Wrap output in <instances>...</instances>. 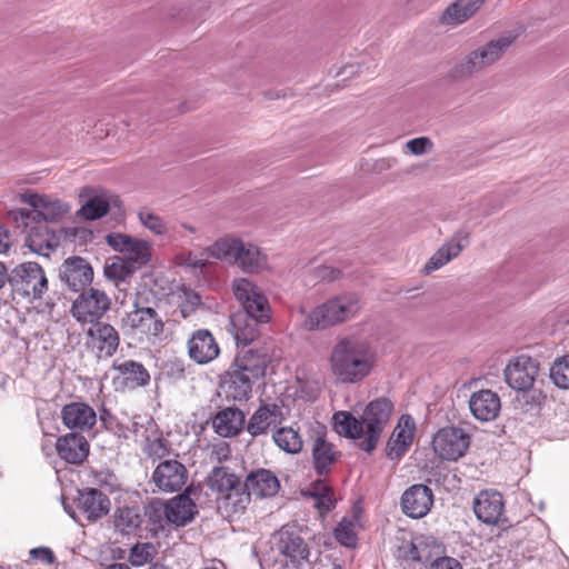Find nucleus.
<instances>
[{
  "mask_svg": "<svg viewBox=\"0 0 569 569\" xmlns=\"http://www.w3.org/2000/svg\"><path fill=\"white\" fill-rule=\"evenodd\" d=\"M87 347L98 359L111 358L119 345L118 331L109 323L96 322L87 331Z\"/></svg>",
  "mask_w": 569,
  "mask_h": 569,
  "instance_id": "obj_12",
  "label": "nucleus"
},
{
  "mask_svg": "<svg viewBox=\"0 0 569 569\" xmlns=\"http://www.w3.org/2000/svg\"><path fill=\"white\" fill-rule=\"evenodd\" d=\"M376 351L365 339L355 336L339 338L329 353V371L338 383L355 385L372 372Z\"/></svg>",
  "mask_w": 569,
  "mask_h": 569,
  "instance_id": "obj_3",
  "label": "nucleus"
},
{
  "mask_svg": "<svg viewBox=\"0 0 569 569\" xmlns=\"http://www.w3.org/2000/svg\"><path fill=\"white\" fill-rule=\"evenodd\" d=\"M112 415L110 413L109 410H107L106 408H102L100 410V413H99V419H100V422L106 427L108 428L111 423V420H112Z\"/></svg>",
  "mask_w": 569,
  "mask_h": 569,
  "instance_id": "obj_63",
  "label": "nucleus"
},
{
  "mask_svg": "<svg viewBox=\"0 0 569 569\" xmlns=\"http://www.w3.org/2000/svg\"><path fill=\"white\" fill-rule=\"evenodd\" d=\"M219 351L216 339L207 329L196 330L188 340V355L199 365L211 362L218 357Z\"/></svg>",
  "mask_w": 569,
  "mask_h": 569,
  "instance_id": "obj_23",
  "label": "nucleus"
},
{
  "mask_svg": "<svg viewBox=\"0 0 569 569\" xmlns=\"http://www.w3.org/2000/svg\"><path fill=\"white\" fill-rule=\"evenodd\" d=\"M121 322L124 330L140 337H159L164 330V322L157 310L128 311Z\"/></svg>",
  "mask_w": 569,
  "mask_h": 569,
  "instance_id": "obj_14",
  "label": "nucleus"
},
{
  "mask_svg": "<svg viewBox=\"0 0 569 569\" xmlns=\"http://www.w3.org/2000/svg\"><path fill=\"white\" fill-rule=\"evenodd\" d=\"M201 303V298L197 292L184 291V300L180 305V312L183 318L189 317Z\"/></svg>",
  "mask_w": 569,
  "mask_h": 569,
  "instance_id": "obj_52",
  "label": "nucleus"
},
{
  "mask_svg": "<svg viewBox=\"0 0 569 569\" xmlns=\"http://www.w3.org/2000/svg\"><path fill=\"white\" fill-rule=\"evenodd\" d=\"M513 41L515 37L507 34L477 47L451 67L449 77L456 81L465 80L489 69L503 58Z\"/></svg>",
  "mask_w": 569,
  "mask_h": 569,
  "instance_id": "obj_5",
  "label": "nucleus"
},
{
  "mask_svg": "<svg viewBox=\"0 0 569 569\" xmlns=\"http://www.w3.org/2000/svg\"><path fill=\"white\" fill-rule=\"evenodd\" d=\"M234 264L243 272L258 273L267 267V257L256 244L243 242V250H240Z\"/></svg>",
  "mask_w": 569,
  "mask_h": 569,
  "instance_id": "obj_37",
  "label": "nucleus"
},
{
  "mask_svg": "<svg viewBox=\"0 0 569 569\" xmlns=\"http://www.w3.org/2000/svg\"><path fill=\"white\" fill-rule=\"evenodd\" d=\"M30 557L46 563H52L54 560L53 552L46 547L33 548L30 550Z\"/></svg>",
  "mask_w": 569,
  "mask_h": 569,
  "instance_id": "obj_56",
  "label": "nucleus"
},
{
  "mask_svg": "<svg viewBox=\"0 0 569 569\" xmlns=\"http://www.w3.org/2000/svg\"><path fill=\"white\" fill-rule=\"evenodd\" d=\"M157 296L156 292L143 286L137 290L132 300L133 309L131 311H147L156 310L157 307Z\"/></svg>",
  "mask_w": 569,
  "mask_h": 569,
  "instance_id": "obj_46",
  "label": "nucleus"
},
{
  "mask_svg": "<svg viewBox=\"0 0 569 569\" xmlns=\"http://www.w3.org/2000/svg\"><path fill=\"white\" fill-rule=\"evenodd\" d=\"M539 373V362L526 355L509 359L503 370L505 381L516 391L530 390Z\"/></svg>",
  "mask_w": 569,
  "mask_h": 569,
  "instance_id": "obj_10",
  "label": "nucleus"
},
{
  "mask_svg": "<svg viewBox=\"0 0 569 569\" xmlns=\"http://www.w3.org/2000/svg\"><path fill=\"white\" fill-rule=\"evenodd\" d=\"M393 408L389 398L379 397L366 406L359 419L350 412L338 411L333 415L335 430L341 436L358 440L361 450L371 452L389 425Z\"/></svg>",
  "mask_w": 569,
  "mask_h": 569,
  "instance_id": "obj_1",
  "label": "nucleus"
},
{
  "mask_svg": "<svg viewBox=\"0 0 569 569\" xmlns=\"http://www.w3.org/2000/svg\"><path fill=\"white\" fill-rule=\"evenodd\" d=\"M9 286L14 297L34 301L41 300L47 293L49 280L44 269L39 263L27 261L11 269Z\"/></svg>",
  "mask_w": 569,
  "mask_h": 569,
  "instance_id": "obj_6",
  "label": "nucleus"
},
{
  "mask_svg": "<svg viewBox=\"0 0 569 569\" xmlns=\"http://www.w3.org/2000/svg\"><path fill=\"white\" fill-rule=\"evenodd\" d=\"M406 148L413 156H422L429 153L433 149V142L428 137H418L406 142Z\"/></svg>",
  "mask_w": 569,
  "mask_h": 569,
  "instance_id": "obj_51",
  "label": "nucleus"
},
{
  "mask_svg": "<svg viewBox=\"0 0 569 569\" xmlns=\"http://www.w3.org/2000/svg\"><path fill=\"white\" fill-rule=\"evenodd\" d=\"M113 369L119 372L122 386L128 389L146 386L150 380V375L143 365L133 360L114 362Z\"/></svg>",
  "mask_w": 569,
  "mask_h": 569,
  "instance_id": "obj_31",
  "label": "nucleus"
},
{
  "mask_svg": "<svg viewBox=\"0 0 569 569\" xmlns=\"http://www.w3.org/2000/svg\"><path fill=\"white\" fill-rule=\"evenodd\" d=\"M241 483L243 482L240 478L226 467L213 468L208 477V485L212 491L218 493V497L232 491L236 487L240 488Z\"/></svg>",
  "mask_w": 569,
  "mask_h": 569,
  "instance_id": "obj_39",
  "label": "nucleus"
},
{
  "mask_svg": "<svg viewBox=\"0 0 569 569\" xmlns=\"http://www.w3.org/2000/svg\"><path fill=\"white\" fill-rule=\"evenodd\" d=\"M398 163V159L395 157L381 158L375 161L373 170L377 172L387 171L393 168Z\"/></svg>",
  "mask_w": 569,
  "mask_h": 569,
  "instance_id": "obj_57",
  "label": "nucleus"
},
{
  "mask_svg": "<svg viewBox=\"0 0 569 569\" xmlns=\"http://www.w3.org/2000/svg\"><path fill=\"white\" fill-rule=\"evenodd\" d=\"M433 506L432 490L422 483L410 486L401 496V509L408 517H425Z\"/></svg>",
  "mask_w": 569,
  "mask_h": 569,
  "instance_id": "obj_19",
  "label": "nucleus"
},
{
  "mask_svg": "<svg viewBox=\"0 0 569 569\" xmlns=\"http://www.w3.org/2000/svg\"><path fill=\"white\" fill-rule=\"evenodd\" d=\"M273 442L282 451L296 455L302 450L303 441L300 433L292 427H281L272 435Z\"/></svg>",
  "mask_w": 569,
  "mask_h": 569,
  "instance_id": "obj_40",
  "label": "nucleus"
},
{
  "mask_svg": "<svg viewBox=\"0 0 569 569\" xmlns=\"http://www.w3.org/2000/svg\"><path fill=\"white\" fill-rule=\"evenodd\" d=\"M360 310V298L356 293H343L328 299L310 312L301 309L305 315L302 327L308 331L326 330L356 318Z\"/></svg>",
  "mask_w": 569,
  "mask_h": 569,
  "instance_id": "obj_4",
  "label": "nucleus"
},
{
  "mask_svg": "<svg viewBox=\"0 0 569 569\" xmlns=\"http://www.w3.org/2000/svg\"><path fill=\"white\" fill-rule=\"evenodd\" d=\"M232 291L243 309L230 317L231 332L238 345L248 346L259 336V325L270 321L271 308L261 289L249 279H234Z\"/></svg>",
  "mask_w": 569,
  "mask_h": 569,
  "instance_id": "obj_2",
  "label": "nucleus"
},
{
  "mask_svg": "<svg viewBox=\"0 0 569 569\" xmlns=\"http://www.w3.org/2000/svg\"><path fill=\"white\" fill-rule=\"evenodd\" d=\"M240 250H243V241L233 237H222L211 246L202 250V254L217 260L236 262Z\"/></svg>",
  "mask_w": 569,
  "mask_h": 569,
  "instance_id": "obj_32",
  "label": "nucleus"
},
{
  "mask_svg": "<svg viewBox=\"0 0 569 569\" xmlns=\"http://www.w3.org/2000/svg\"><path fill=\"white\" fill-rule=\"evenodd\" d=\"M9 234L3 226L0 224V253L9 248Z\"/></svg>",
  "mask_w": 569,
  "mask_h": 569,
  "instance_id": "obj_60",
  "label": "nucleus"
},
{
  "mask_svg": "<svg viewBox=\"0 0 569 569\" xmlns=\"http://www.w3.org/2000/svg\"><path fill=\"white\" fill-rule=\"evenodd\" d=\"M407 558L416 562L422 561L418 547L415 543L410 545L409 551L407 552Z\"/></svg>",
  "mask_w": 569,
  "mask_h": 569,
  "instance_id": "obj_62",
  "label": "nucleus"
},
{
  "mask_svg": "<svg viewBox=\"0 0 569 569\" xmlns=\"http://www.w3.org/2000/svg\"><path fill=\"white\" fill-rule=\"evenodd\" d=\"M88 440L77 432L60 436L56 441V450L60 459L71 465L82 463L89 455Z\"/></svg>",
  "mask_w": 569,
  "mask_h": 569,
  "instance_id": "obj_25",
  "label": "nucleus"
},
{
  "mask_svg": "<svg viewBox=\"0 0 569 569\" xmlns=\"http://www.w3.org/2000/svg\"><path fill=\"white\" fill-rule=\"evenodd\" d=\"M209 258L206 254H197L194 252L181 253L177 257L178 264L190 269H203L209 262Z\"/></svg>",
  "mask_w": 569,
  "mask_h": 569,
  "instance_id": "obj_49",
  "label": "nucleus"
},
{
  "mask_svg": "<svg viewBox=\"0 0 569 569\" xmlns=\"http://www.w3.org/2000/svg\"><path fill=\"white\" fill-rule=\"evenodd\" d=\"M246 416L236 407H227L218 411L212 418V428L220 437H234L244 427Z\"/></svg>",
  "mask_w": 569,
  "mask_h": 569,
  "instance_id": "obj_29",
  "label": "nucleus"
},
{
  "mask_svg": "<svg viewBox=\"0 0 569 569\" xmlns=\"http://www.w3.org/2000/svg\"><path fill=\"white\" fill-rule=\"evenodd\" d=\"M429 569H462L460 562L451 557H441L433 560Z\"/></svg>",
  "mask_w": 569,
  "mask_h": 569,
  "instance_id": "obj_55",
  "label": "nucleus"
},
{
  "mask_svg": "<svg viewBox=\"0 0 569 569\" xmlns=\"http://www.w3.org/2000/svg\"><path fill=\"white\" fill-rule=\"evenodd\" d=\"M213 452L217 455L218 459L221 461L223 459H228L230 455V449L227 443H222L220 446L214 447Z\"/></svg>",
  "mask_w": 569,
  "mask_h": 569,
  "instance_id": "obj_59",
  "label": "nucleus"
},
{
  "mask_svg": "<svg viewBox=\"0 0 569 569\" xmlns=\"http://www.w3.org/2000/svg\"><path fill=\"white\" fill-rule=\"evenodd\" d=\"M330 492H332L331 488L328 487L325 482L319 481L313 485L310 495L313 499H317L321 497V495H327Z\"/></svg>",
  "mask_w": 569,
  "mask_h": 569,
  "instance_id": "obj_58",
  "label": "nucleus"
},
{
  "mask_svg": "<svg viewBox=\"0 0 569 569\" xmlns=\"http://www.w3.org/2000/svg\"><path fill=\"white\" fill-rule=\"evenodd\" d=\"M137 270L138 269L128 261L120 257H116L110 263L106 264L104 276L120 288V284L130 279Z\"/></svg>",
  "mask_w": 569,
  "mask_h": 569,
  "instance_id": "obj_41",
  "label": "nucleus"
},
{
  "mask_svg": "<svg viewBox=\"0 0 569 569\" xmlns=\"http://www.w3.org/2000/svg\"><path fill=\"white\" fill-rule=\"evenodd\" d=\"M10 271H8L6 264L0 261V289H2L6 283L9 284Z\"/></svg>",
  "mask_w": 569,
  "mask_h": 569,
  "instance_id": "obj_61",
  "label": "nucleus"
},
{
  "mask_svg": "<svg viewBox=\"0 0 569 569\" xmlns=\"http://www.w3.org/2000/svg\"><path fill=\"white\" fill-rule=\"evenodd\" d=\"M476 517L483 523L498 525L503 517L505 501L498 491L483 490L473 500Z\"/></svg>",
  "mask_w": 569,
  "mask_h": 569,
  "instance_id": "obj_20",
  "label": "nucleus"
},
{
  "mask_svg": "<svg viewBox=\"0 0 569 569\" xmlns=\"http://www.w3.org/2000/svg\"><path fill=\"white\" fill-rule=\"evenodd\" d=\"M483 4V0H457L441 16V21L448 26H458L471 18Z\"/></svg>",
  "mask_w": 569,
  "mask_h": 569,
  "instance_id": "obj_34",
  "label": "nucleus"
},
{
  "mask_svg": "<svg viewBox=\"0 0 569 569\" xmlns=\"http://www.w3.org/2000/svg\"><path fill=\"white\" fill-rule=\"evenodd\" d=\"M336 539L346 547H355L357 543V535L355 525L351 520L342 519L335 529Z\"/></svg>",
  "mask_w": 569,
  "mask_h": 569,
  "instance_id": "obj_47",
  "label": "nucleus"
},
{
  "mask_svg": "<svg viewBox=\"0 0 569 569\" xmlns=\"http://www.w3.org/2000/svg\"><path fill=\"white\" fill-rule=\"evenodd\" d=\"M49 239L50 237L48 230L44 228V232L31 230L27 237L26 242L31 251L36 253H42L44 248H50Z\"/></svg>",
  "mask_w": 569,
  "mask_h": 569,
  "instance_id": "obj_50",
  "label": "nucleus"
},
{
  "mask_svg": "<svg viewBox=\"0 0 569 569\" xmlns=\"http://www.w3.org/2000/svg\"><path fill=\"white\" fill-rule=\"evenodd\" d=\"M106 569H131L127 563L116 562L109 565Z\"/></svg>",
  "mask_w": 569,
  "mask_h": 569,
  "instance_id": "obj_64",
  "label": "nucleus"
},
{
  "mask_svg": "<svg viewBox=\"0 0 569 569\" xmlns=\"http://www.w3.org/2000/svg\"><path fill=\"white\" fill-rule=\"evenodd\" d=\"M467 243L468 233L465 231L456 232L453 237L442 244L427 261L423 267L425 273H431L458 257Z\"/></svg>",
  "mask_w": 569,
  "mask_h": 569,
  "instance_id": "obj_27",
  "label": "nucleus"
},
{
  "mask_svg": "<svg viewBox=\"0 0 569 569\" xmlns=\"http://www.w3.org/2000/svg\"><path fill=\"white\" fill-rule=\"evenodd\" d=\"M60 280L72 291L83 290L93 280V269L81 257H70L59 268Z\"/></svg>",
  "mask_w": 569,
  "mask_h": 569,
  "instance_id": "obj_17",
  "label": "nucleus"
},
{
  "mask_svg": "<svg viewBox=\"0 0 569 569\" xmlns=\"http://www.w3.org/2000/svg\"><path fill=\"white\" fill-rule=\"evenodd\" d=\"M109 247L121 253L123 260L137 269L147 266L152 258V244L150 241L127 233L113 232L106 237Z\"/></svg>",
  "mask_w": 569,
  "mask_h": 569,
  "instance_id": "obj_7",
  "label": "nucleus"
},
{
  "mask_svg": "<svg viewBox=\"0 0 569 569\" xmlns=\"http://www.w3.org/2000/svg\"><path fill=\"white\" fill-rule=\"evenodd\" d=\"M551 381L560 389H569V353L558 357L549 370Z\"/></svg>",
  "mask_w": 569,
  "mask_h": 569,
  "instance_id": "obj_43",
  "label": "nucleus"
},
{
  "mask_svg": "<svg viewBox=\"0 0 569 569\" xmlns=\"http://www.w3.org/2000/svg\"><path fill=\"white\" fill-rule=\"evenodd\" d=\"M250 496L243 482L240 488L236 487L222 497H217L218 509L228 517L242 513L250 503Z\"/></svg>",
  "mask_w": 569,
  "mask_h": 569,
  "instance_id": "obj_35",
  "label": "nucleus"
},
{
  "mask_svg": "<svg viewBox=\"0 0 569 569\" xmlns=\"http://www.w3.org/2000/svg\"><path fill=\"white\" fill-rule=\"evenodd\" d=\"M326 433V427L318 423L312 442V465L318 475L329 472L341 456L335 445L327 440Z\"/></svg>",
  "mask_w": 569,
  "mask_h": 569,
  "instance_id": "obj_18",
  "label": "nucleus"
},
{
  "mask_svg": "<svg viewBox=\"0 0 569 569\" xmlns=\"http://www.w3.org/2000/svg\"><path fill=\"white\" fill-rule=\"evenodd\" d=\"M112 523L116 532L129 536L140 528L142 517L134 507H120L112 515Z\"/></svg>",
  "mask_w": 569,
  "mask_h": 569,
  "instance_id": "obj_38",
  "label": "nucleus"
},
{
  "mask_svg": "<svg viewBox=\"0 0 569 569\" xmlns=\"http://www.w3.org/2000/svg\"><path fill=\"white\" fill-rule=\"evenodd\" d=\"M276 549L284 557L286 563L299 568L308 562L310 550L299 532L289 526L282 527L276 533Z\"/></svg>",
  "mask_w": 569,
  "mask_h": 569,
  "instance_id": "obj_11",
  "label": "nucleus"
},
{
  "mask_svg": "<svg viewBox=\"0 0 569 569\" xmlns=\"http://www.w3.org/2000/svg\"><path fill=\"white\" fill-rule=\"evenodd\" d=\"M157 548L150 542H138L129 553V561L133 567H141L150 563L157 556Z\"/></svg>",
  "mask_w": 569,
  "mask_h": 569,
  "instance_id": "obj_44",
  "label": "nucleus"
},
{
  "mask_svg": "<svg viewBox=\"0 0 569 569\" xmlns=\"http://www.w3.org/2000/svg\"><path fill=\"white\" fill-rule=\"evenodd\" d=\"M138 219L146 229L156 236H163L168 232L166 221L148 208L138 211Z\"/></svg>",
  "mask_w": 569,
  "mask_h": 569,
  "instance_id": "obj_45",
  "label": "nucleus"
},
{
  "mask_svg": "<svg viewBox=\"0 0 569 569\" xmlns=\"http://www.w3.org/2000/svg\"><path fill=\"white\" fill-rule=\"evenodd\" d=\"M188 479L184 465L177 459H164L154 468L151 481L162 492L180 491Z\"/></svg>",
  "mask_w": 569,
  "mask_h": 569,
  "instance_id": "obj_13",
  "label": "nucleus"
},
{
  "mask_svg": "<svg viewBox=\"0 0 569 569\" xmlns=\"http://www.w3.org/2000/svg\"><path fill=\"white\" fill-rule=\"evenodd\" d=\"M336 500L333 493L321 495V497L315 499V507L318 509L320 515H326L335 507Z\"/></svg>",
  "mask_w": 569,
  "mask_h": 569,
  "instance_id": "obj_54",
  "label": "nucleus"
},
{
  "mask_svg": "<svg viewBox=\"0 0 569 569\" xmlns=\"http://www.w3.org/2000/svg\"><path fill=\"white\" fill-rule=\"evenodd\" d=\"M273 345L264 343L259 348H251L236 358V367L249 373L257 380L264 376L267 366L271 362Z\"/></svg>",
  "mask_w": 569,
  "mask_h": 569,
  "instance_id": "obj_22",
  "label": "nucleus"
},
{
  "mask_svg": "<svg viewBox=\"0 0 569 569\" xmlns=\"http://www.w3.org/2000/svg\"><path fill=\"white\" fill-rule=\"evenodd\" d=\"M143 451L153 460H161L170 453L167 441L161 438L148 439Z\"/></svg>",
  "mask_w": 569,
  "mask_h": 569,
  "instance_id": "obj_48",
  "label": "nucleus"
},
{
  "mask_svg": "<svg viewBox=\"0 0 569 569\" xmlns=\"http://www.w3.org/2000/svg\"><path fill=\"white\" fill-rule=\"evenodd\" d=\"M469 409L472 416L481 421H493L500 412V397L490 389H481L471 393Z\"/></svg>",
  "mask_w": 569,
  "mask_h": 569,
  "instance_id": "obj_24",
  "label": "nucleus"
},
{
  "mask_svg": "<svg viewBox=\"0 0 569 569\" xmlns=\"http://www.w3.org/2000/svg\"><path fill=\"white\" fill-rule=\"evenodd\" d=\"M279 415V407L274 403L260 406L250 417L247 431L252 437L266 435L269 427L277 421Z\"/></svg>",
  "mask_w": 569,
  "mask_h": 569,
  "instance_id": "obj_33",
  "label": "nucleus"
},
{
  "mask_svg": "<svg viewBox=\"0 0 569 569\" xmlns=\"http://www.w3.org/2000/svg\"><path fill=\"white\" fill-rule=\"evenodd\" d=\"M197 513V506L184 492L168 500L162 508L164 519L176 527L191 522Z\"/></svg>",
  "mask_w": 569,
  "mask_h": 569,
  "instance_id": "obj_26",
  "label": "nucleus"
},
{
  "mask_svg": "<svg viewBox=\"0 0 569 569\" xmlns=\"http://www.w3.org/2000/svg\"><path fill=\"white\" fill-rule=\"evenodd\" d=\"M20 200L33 208V212L36 213L33 219L39 218L46 222L58 221L70 210L69 204L47 194L26 192L20 194Z\"/></svg>",
  "mask_w": 569,
  "mask_h": 569,
  "instance_id": "obj_16",
  "label": "nucleus"
},
{
  "mask_svg": "<svg viewBox=\"0 0 569 569\" xmlns=\"http://www.w3.org/2000/svg\"><path fill=\"white\" fill-rule=\"evenodd\" d=\"M244 487L250 495L260 498L273 497L280 489V481L273 471L260 468L248 473Z\"/></svg>",
  "mask_w": 569,
  "mask_h": 569,
  "instance_id": "obj_28",
  "label": "nucleus"
},
{
  "mask_svg": "<svg viewBox=\"0 0 569 569\" xmlns=\"http://www.w3.org/2000/svg\"><path fill=\"white\" fill-rule=\"evenodd\" d=\"M110 307L111 299L104 291L97 288L83 289L73 301L71 313L79 322L94 325L100 322Z\"/></svg>",
  "mask_w": 569,
  "mask_h": 569,
  "instance_id": "obj_8",
  "label": "nucleus"
},
{
  "mask_svg": "<svg viewBox=\"0 0 569 569\" xmlns=\"http://www.w3.org/2000/svg\"><path fill=\"white\" fill-rule=\"evenodd\" d=\"M109 210V200L106 194L91 197L81 207L79 213L87 220H96L104 216Z\"/></svg>",
  "mask_w": 569,
  "mask_h": 569,
  "instance_id": "obj_42",
  "label": "nucleus"
},
{
  "mask_svg": "<svg viewBox=\"0 0 569 569\" xmlns=\"http://www.w3.org/2000/svg\"><path fill=\"white\" fill-rule=\"evenodd\" d=\"M78 506L88 520L96 521L109 512L110 499L100 490L90 488L79 493Z\"/></svg>",
  "mask_w": 569,
  "mask_h": 569,
  "instance_id": "obj_30",
  "label": "nucleus"
},
{
  "mask_svg": "<svg viewBox=\"0 0 569 569\" xmlns=\"http://www.w3.org/2000/svg\"><path fill=\"white\" fill-rule=\"evenodd\" d=\"M470 446V436L458 427L439 429L432 438V449L442 460L457 461Z\"/></svg>",
  "mask_w": 569,
  "mask_h": 569,
  "instance_id": "obj_9",
  "label": "nucleus"
},
{
  "mask_svg": "<svg viewBox=\"0 0 569 569\" xmlns=\"http://www.w3.org/2000/svg\"><path fill=\"white\" fill-rule=\"evenodd\" d=\"M416 431V423L410 415H402L387 442V456L399 460L410 448Z\"/></svg>",
  "mask_w": 569,
  "mask_h": 569,
  "instance_id": "obj_21",
  "label": "nucleus"
},
{
  "mask_svg": "<svg viewBox=\"0 0 569 569\" xmlns=\"http://www.w3.org/2000/svg\"><path fill=\"white\" fill-rule=\"evenodd\" d=\"M254 380L257 379L237 368L229 375V379L226 382L227 397L240 402L248 400Z\"/></svg>",
  "mask_w": 569,
  "mask_h": 569,
  "instance_id": "obj_36",
  "label": "nucleus"
},
{
  "mask_svg": "<svg viewBox=\"0 0 569 569\" xmlns=\"http://www.w3.org/2000/svg\"><path fill=\"white\" fill-rule=\"evenodd\" d=\"M62 425L71 430L82 435L93 429L97 423V412L86 402L72 401L64 405L60 411Z\"/></svg>",
  "mask_w": 569,
  "mask_h": 569,
  "instance_id": "obj_15",
  "label": "nucleus"
},
{
  "mask_svg": "<svg viewBox=\"0 0 569 569\" xmlns=\"http://www.w3.org/2000/svg\"><path fill=\"white\" fill-rule=\"evenodd\" d=\"M315 279L319 281H333L340 277L341 271L331 266H318L312 269Z\"/></svg>",
  "mask_w": 569,
  "mask_h": 569,
  "instance_id": "obj_53",
  "label": "nucleus"
}]
</instances>
